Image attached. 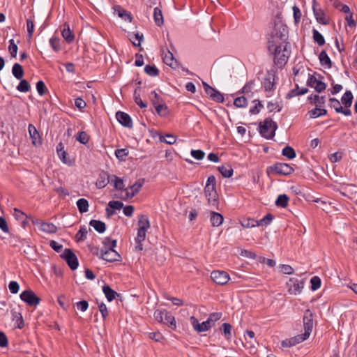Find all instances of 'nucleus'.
Listing matches in <instances>:
<instances>
[{"mask_svg": "<svg viewBox=\"0 0 357 357\" xmlns=\"http://www.w3.org/2000/svg\"><path fill=\"white\" fill-rule=\"evenodd\" d=\"M287 35V26L281 21L280 17H276L274 22L273 29L271 33V38L268 39V43L274 40L278 41V45L286 43Z\"/></svg>", "mask_w": 357, "mask_h": 357, "instance_id": "obj_1", "label": "nucleus"}, {"mask_svg": "<svg viewBox=\"0 0 357 357\" xmlns=\"http://www.w3.org/2000/svg\"><path fill=\"white\" fill-rule=\"evenodd\" d=\"M268 47L270 52L274 53L275 59L277 61L278 64L282 65L286 63L289 55L287 50V43L278 45V41L274 40L269 43Z\"/></svg>", "mask_w": 357, "mask_h": 357, "instance_id": "obj_2", "label": "nucleus"}, {"mask_svg": "<svg viewBox=\"0 0 357 357\" xmlns=\"http://www.w3.org/2000/svg\"><path fill=\"white\" fill-rule=\"evenodd\" d=\"M103 243L104 247L101 248V259L109 262L119 261L120 255L114 250V248L116 246V241H110L109 238H107Z\"/></svg>", "mask_w": 357, "mask_h": 357, "instance_id": "obj_3", "label": "nucleus"}, {"mask_svg": "<svg viewBox=\"0 0 357 357\" xmlns=\"http://www.w3.org/2000/svg\"><path fill=\"white\" fill-rule=\"evenodd\" d=\"M303 326H304V333L296 336V339L293 340V344H298L307 340L312 331L313 328V314L310 310H307L305 312L303 316Z\"/></svg>", "mask_w": 357, "mask_h": 357, "instance_id": "obj_4", "label": "nucleus"}, {"mask_svg": "<svg viewBox=\"0 0 357 357\" xmlns=\"http://www.w3.org/2000/svg\"><path fill=\"white\" fill-rule=\"evenodd\" d=\"M278 126L275 121L271 119H266L259 124V132L266 139H272L275 135V132Z\"/></svg>", "mask_w": 357, "mask_h": 357, "instance_id": "obj_5", "label": "nucleus"}, {"mask_svg": "<svg viewBox=\"0 0 357 357\" xmlns=\"http://www.w3.org/2000/svg\"><path fill=\"white\" fill-rule=\"evenodd\" d=\"M20 298L30 306H36L40 303V298L35 293L30 290H25L20 294Z\"/></svg>", "mask_w": 357, "mask_h": 357, "instance_id": "obj_6", "label": "nucleus"}, {"mask_svg": "<svg viewBox=\"0 0 357 357\" xmlns=\"http://www.w3.org/2000/svg\"><path fill=\"white\" fill-rule=\"evenodd\" d=\"M211 278L212 280L219 284H226L230 280L229 274L224 271H213L211 273Z\"/></svg>", "mask_w": 357, "mask_h": 357, "instance_id": "obj_7", "label": "nucleus"}, {"mask_svg": "<svg viewBox=\"0 0 357 357\" xmlns=\"http://www.w3.org/2000/svg\"><path fill=\"white\" fill-rule=\"evenodd\" d=\"M61 257L65 259L72 270H75L78 266V260L75 253L70 249H66Z\"/></svg>", "mask_w": 357, "mask_h": 357, "instance_id": "obj_8", "label": "nucleus"}, {"mask_svg": "<svg viewBox=\"0 0 357 357\" xmlns=\"http://www.w3.org/2000/svg\"><path fill=\"white\" fill-rule=\"evenodd\" d=\"M203 86L206 93L211 100L218 102H222L224 101V96L220 91L211 87L206 82H203Z\"/></svg>", "mask_w": 357, "mask_h": 357, "instance_id": "obj_9", "label": "nucleus"}, {"mask_svg": "<svg viewBox=\"0 0 357 357\" xmlns=\"http://www.w3.org/2000/svg\"><path fill=\"white\" fill-rule=\"evenodd\" d=\"M204 195L207 199L208 204L211 206L218 208V196L215 188H205Z\"/></svg>", "mask_w": 357, "mask_h": 357, "instance_id": "obj_10", "label": "nucleus"}, {"mask_svg": "<svg viewBox=\"0 0 357 357\" xmlns=\"http://www.w3.org/2000/svg\"><path fill=\"white\" fill-rule=\"evenodd\" d=\"M32 222L33 225H37L40 231L47 234H54L56 232V227L50 222H43L38 219L33 220Z\"/></svg>", "mask_w": 357, "mask_h": 357, "instance_id": "obj_11", "label": "nucleus"}, {"mask_svg": "<svg viewBox=\"0 0 357 357\" xmlns=\"http://www.w3.org/2000/svg\"><path fill=\"white\" fill-rule=\"evenodd\" d=\"M276 174L281 175H289L293 173L294 169L287 163H277L273 167Z\"/></svg>", "mask_w": 357, "mask_h": 357, "instance_id": "obj_12", "label": "nucleus"}, {"mask_svg": "<svg viewBox=\"0 0 357 357\" xmlns=\"http://www.w3.org/2000/svg\"><path fill=\"white\" fill-rule=\"evenodd\" d=\"M312 9L314 15L316 17V20L318 22L322 24H328V17L326 16L325 13L321 9H318L317 8V2L316 0H313Z\"/></svg>", "mask_w": 357, "mask_h": 357, "instance_id": "obj_13", "label": "nucleus"}, {"mask_svg": "<svg viewBox=\"0 0 357 357\" xmlns=\"http://www.w3.org/2000/svg\"><path fill=\"white\" fill-rule=\"evenodd\" d=\"M116 118L122 126L128 128H132V121L128 114L123 112H117L116 114Z\"/></svg>", "mask_w": 357, "mask_h": 357, "instance_id": "obj_14", "label": "nucleus"}, {"mask_svg": "<svg viewBox=\"0 0 357 357\" xmlns=\"http://www.w3.org/2000/svg\"><path fill=\"white\" fill-rule=\"evenodd\" d=\"M307 84L308 86L313 87L317 92L320 93L325 90L326 84L318 80L314 76H310L307 79Z\"/></svg>", "mask_w": 357, "mask_h": 357, "instance_id": "obj_15", "label": "nucleus"}, {"mask_svg": "<svg viewBox=\"0 0 357 357\" xmlns=\"http://www.w3.org/2000/svg\"><path fill=\"white\" fill-rule=\"evenodd\" d=\"M288 287V291L291 294H298L301 293L303 286H301L297 279L290 278L287 283Z\"/></svg>", "mask_w": 357, "mask_h": 357, "instance_id": "obj_16", "label": "nucleus"}, {"mask_svg": "<svg viewBox=\"0 0 357 357\" xmlns=\"http://www.w3.org/2000/svg\"><path fill=\"white\" fill-rule=\"evenodd\" d=\"M144 183V179L137 180L132 185H131V187H130V189L132 190L131 192H129L126 190V197L131 198V197H134L137 193L139 192V191L142 188Z\"/></svg>", "mask_w": 357, "mask_h": 357, "instance_id": "obj_17", "label": "nucleus"}, {"mask_svg": "<svg viewBox=\"0 0 357 357\" xmlns=\"http://www.w3.org/2000/svg\"><path fill=\"white\" fill-rule=\"evenodd\" d=\"M111 176H109L106 172H102L99 174V176L96 182V185L98 188H105L109 182H110Z\"/></svg>", "mask_w": 357, "mask_h": 357, "instance_id": "obj_18", "label": "nucleus"}, {"mask_svg": "<svg viewBox=\"0 0 357 357\" xmlns=\"http://www.w3.org/2000/svg\"><path fill=\"white\" fill-rule=\"evenodd\" d=\"M210 214V221L213 227H219L222 224L224 218L220 213L211 211Z\"/></svg>", "mask_w": 357, "mask_h": 357, "instance_id": "obj_19", "label": "nucleus"}, {"mask_svg": "<svg viewBox=\"0 0 357 357\" xmlns=\"http://www.w3.org/2000/svg\"><path fill=\"white\" fill-rule=\"evenodd\" d=\"M162 59L165 64L171 67L176 65V61L174 59L173 54L169 50L162 54Z\"/></svg>", "mask_w": 357, "mask_h": 357, "instance_id": "obj_20", "label": "nucleus"}, {"mask_svg": "<svg viewBox=\"0 0 357 357\" xmlns=\"http://www.w3.org/2000/svg\"><path fill=\"white\" fill-rule=\"evenodd\" d=\"M162 323L167 325L173 330H175L176 328V322L175 320V317L172 316L170 312L167 311H166V313L165 314V319L163 320Z\"/></svg>", "mask_w": 357, "mask_h": 357, "instance_id": "obj_21", "label": "nucleus"}, {"mask_svg": "<svg viewBox=\"0 0 357 357\" xmlns=\"http://www.w3.org/2000/svg\"><path fill=\"white\" fill-rule=\"evenodd\" d=\"M319 59L320 63L322 66H324L328 68H331V66H332L331 61L324 50L321 52V53L319 54Z\"/></svg>", "mask_w": 357, "mask_h": 357, "instance_id": "obj_22", "label": "nucleus"}, {"mask_svg": "<svg viewBox=\"0 0 357 357\" xmlns=\"http://www.w3.org/2000/svg\"><path fill=\"white\" fill-rule=\"evenodd\" d=\"M28 130L33 144L35 145L37 144V143L40 142V136L36 128L33 125L30 124L28 127Z\"/></svg>", "mask_w": 357, "mask_h": 357, "instance_id": "obj_23", "label": "nucleus"}, {"mask_svg": "<svg viewBox=\"0 0 357 357\" xmlns=\"http://www.w3.org/2000/svg\"><path fill=\"white\" fill-rule=\"evenodd\" d=\"M218 170L220 172V174L225 178H229L233 174V169L228 164L220 166L218 167Z\"/></svg>", "mask_w": 357, "mask_h": 357, "instance_id": "obj_24", "label": "nucleus"}, {"mask_svg": "<svg viewBox=\"0 0 357 357\" xmlns=\"http://www.w3.org/2000/svg\"><path fill=\"white\" fill-rule=\"evenodd\" d=\"M110 182L114 183V186L116 190H125L126 191L127 189H124V184L123 181L121 178L117 177L115 175H112L110 178Z\"/></svg>", "mask_w": 357, "mask_h": 357, "instance_id": "obj_25", "label": "nucleus"}, {"mask_svg": "<svg viewBox=\"0 0 357 357\" xmlns=\"http://www.w3.org/2000/svg\"><path fill=\"white\" fill-rule=\"evenodd\" d=\"M102 291L105 294L107 299L108 301H112L115 298L116 295H117V293L111 289V287L105 284L102 287Z\"/></svg>", "mask_w": 357, "mask_h": 357, "instance_id": "obj_26", "label": "nucleus"}, {"mask_svg": "<svg viewBox=\"0 0 357 357\" xmlns=\"http://www.w3.org/2000/svg\"><path fill=\"white\" fill-rule=\"evenodd\" d=\"M77 206L79 213H84L89 211V204L86 199L81 198L77 201Z\"/></svg>", "mask_w": 357, "mask_h": 357, "instance_id": "obj_27", "label": "nucleus"}, {"mask_svg": "<svg viewBox=\"0 0 357 357\" xmlns=\"http://www.w3.org/2000/svg\"><path fill=\"white\" fill-rule=\"evenodd\" d=\"M13 75L17 79H22L24 75V70L22 66L19 63H15L12 68Z\"/></svg>", "mask_w": 357, "mask_h": 357, "instance_id": "obj_28", "label": "nucleus"}, {"mask_svg": "<svg viewBox=\"0 0 357 357\" xmlns=\"http://www.w3.org/2000/svg\"><path fill=\"white\" fill-rule=\"evenodd\" d=\"M64 26L61 31L62 36L68 43H71L74 40V35L72 33L69 26L65 24Z\"/></svg>", "mask_w": 357, "mask_h": 357, "instance_id": "obj_29", "label": "nucleus"}, {"mask_svg": "<svg viewBox=\"0 0 357 357\" xmlns=\"http://www.w3.org/2000/svg\"><path fill=\"white\" fill-rule=\"evenodd\" d=\"M153 18L156 25L160 26L163 24V16L161 10L156 7L154 8Z\"/></svg>", "mask_w": 357, "mask_h": 357, "instance_id": "obj_30", "label": "nucleus"}, {"mask_svg": "<svg viewBox=\"0 0 357 357\" xmlns=\"http://www.w3.org/2000/svg\"><path fill=\"white\" fill-rule=\"evenodd\" d=\"M90 225L99 233H103L105 231V224L102 221L92 220L90 221Z\"/></svg>", "mask_w": 357, "mask_h": 357, "instance_id": "obj_31", "label": "nucleus"}, {"mask_svg": "<svg viewBox=\"0 0 357 357\" xmlns=\"http://www.w3.org/2000/svg\"><path fill=\"white\" fill-rule=\"evenodd\" d=\"M139 229L147 230L150 227V222L146 215H140L138 221Z\"/></svg>", "mask_w": 357, "mask_h": 357, "instance_id": "obj_32", "label": "nucleus"}, {"mask_svg": "<svg viewBox=\"0 0 357 357\" xmlns=\"http://www.w3.org/2000/svg\"><path fill=\"white\" fill-rule=\"evenodd\" d=\"M353 95L350 91H347L342 97V102L347 107H349L352 104Z\"/></svg>", "mask_w": 357, "mask_h": 357, "instance_id": "obj_33", "label": "nucleus"}, {"mask_svg": "<svg viewBox=\"0 0 357 357\" xmlns=\"http://www.w3.org/2000/svg\"><path fill=\"white\" fill-rule=\"evenodd\" d=\"M154 107L156 112L160 116H166L168 114V107L165 105L159 102L155 105Z\"/></svg>", "mask_w": 357, "mask_h": 357, "instance_id": "obj_34", "label": "nucleus"}, {"mask_svg": "<svg viewBox=\"0 0 357 357\" xmlns=\"http://www.w3.org/2000/svg\"><path fill=\"white\" fill-rule=\"evenodd\" d=\"M289 198L286 195H280L276 201L275 204L278 206L285 208L288 205Z\"/></svg>", "mask_w": 357, "mask_h": 357, "instance_id": "obj_35", "label": "nucleus"}, {"mask_svg": "<svg viewBox=\"0 0 357 357\" xmlns=\"http://www.w3.org/2000/svg\"><path fill=\"white\" fill-rule=\"evenodd\" d=\"M326 114V110L325 109L321 108L320 107H317L316 108L310 110L309 112V114L310 118H317L320 116L324 115Z\"/></svg>", "mask_w": 357, "mask_h": 357, "instance_id": "obj_36", "label": "nucleus"}, {"mask_svg": "<svg viewBox=\"0 0 357 357\" xmlns=\"http://www.w3.org/2000/svg\"><path fill=\"white\" fill-rule=\"evenodd\" d=\"M282 153L284 156L287 157L289 159H293L296 157V152L294 149L289 146H285L282 149Z\"/></svg>", "mask_w": 357, "mask_h": 357, "instance_id": "obj_37", "label": "nucleus"}, {"mask_svg": "<svg viewBox=\"0 0 357 357\" xmlns=\"http://www.w3.org/2000/svg\"><path fill=\"white\" fill-rule=\"evenodd\" d=\"M241 226L244 228H250L258 226V220L252 218H247L241 222Z\"/></svg>", "mask_w": 357, "mask_h": 357, "instance_id": "obj_38", "label": "nucleus"}, {"mask_svg": "<svg viewBox=\"0 0 357 357\" xmlns=\"http://www.w3.org/2000/svg\"><path fill=\"white\" fill-rule=\"evenodd\" d=\"M30 84L26 79H22L17 86V89L20 92H28L30 90Z\"/></svg>", "mask_w": 357, "mask_h": 357, "instance_id": "obj_39", "label": "nucleus"}, {"mask_svg": "<svg viewBox=\"0 0 357 357\" xmlns=\"http://www.w3.org/2000/svg\"><path fill=\"white\" fill-rule=\"evenodd\" d=\"M13 320L15 321V324L17 325L18 328H22L24 326L23 318L20 313L13 312Z\"/></svg>", "mask_w": 357, "mask_h": 357, "instance_id": "obj_40", "label": "nucleus"}, {"mask_svg": "<svg viewBox=\"0 0 357 357\" xmlns=\"http://www.w3.org/2000/svg\"><path fill=\"white\" fill-rule=\"evenodd\" d=\"M76 139L81 144H86L89 140V136L86 132L82 131L77 133Z\"/></svg>", "mask_w": 357, "mask_h": 357, "instance_id": "obj_41", "label": "nucleus"}, {"mask_svg": "<svg viewBox=\"0 0 357 357\" xmlns=\"http://www.w3.org/2000/svg\"><path fill=\"white\" fill-rule=\"evenodd\" d=\"M160 142H165L167 144H174L176 141V138L173 135L167 134L165 136H160Z\"/></svg>", "mask_w": 357, "mask_h": 357, "instance_id": "obj_42", "label": "nucleus"}, {"mask_svg": "<svg viewBox=\"0 0 357 357\" xmlns=\"http://www.w3.org/2000/svg\"><path fill=\"white\" fill-rule=\"evenodd\" d=\"M314 40L319 45L321 46L325 43V40L323 36L317 30H313Z\"/></svg>", "mask_w": 357, "mask_h": 357, "instance_id": "obj_43", "label": "nucleus"}, {"mask_svg": "<svg viewBox=\"0 0 357 357\" xmlns=\"http://www.w3.org/2000/svg\"><path fill=\"white\" fill-rule=\"evenodd\" d=\"M144 71L149 75L152 76V77L157 76L159 73V70L154 66H149V65L146 66L144 68Z\"/></svg>", "mask_w": 357, "mask_h": 357, "instance_id": "obj_44", "label": "nucleus"}, {"mask_svg": "<svg viewBox=\"0 0 357 357\" xmlns=\"http://www.w3.org/2000/svg\"><path fill=\"white\" fill-rule=\"evenodd\" d=\"M309 98L310 100L313 101V102L316 105L317 107H321L325 102V97L319 96L318 95L310 96Z\"/></svg>", "mask_w": 357, "mask_h": 357, "instance_id": "obj_45", "label": "nucleus"}, {"mask_svg": "<svg viewBox=\"0 0 357 357\" xmlns=\"http://www.w3.org/2000/svg\"><path fill=\"white\" fill-rule=\"evenodd\" d=\"M165 310H156L154 312V318L155 320L160 323H162L163 320L165 319V314L166 313Z\"/></svg>", "mask_w": 357, "mask_h": 357, "instance_id": "obj_46", "label": "nucleus"}, {"mask_svg": "<svg viewBox=\"0 0 357 357\" xmlns=\"http://www.w3.org/2000/svg\"><path fill=\"white\" fill-rule=\"evenodd\" d=\"M273 78L271 76H268L265 79L264 88L266 91H272L274 88Z\"/></svg>", "mask_w": 357, "mask_h": 357, "instance_id": "obj_47", "label": "nucleus"}, {"mask_svg": "<svg viewBox=\"0 0 357 357\" xmlns=\"http://www.w3.org/2000/svg\"><path fill=\"white\" fill-rule=\"evenodd\" d=\"M50 43L52 49L55 52H59L61 50L60 39L56 37H53L50 40Z\"/></svg>", "mask_w": 357, "mask_h": 357, "instance_id": "obj_48", "label": "nucleus"}, {"mask_svg": "<svg viewBox=\"0 0 357 357\" xmlns=\"http://www.w3.org/2000/svg\"><path fill=\"white\" fill-rule=\"evenodd\" d=\"M212 327V324H210V323L206 320L202 324H199L197 332V333H202L208 331Z\"/></svg>", "mask_w": 357, "mask_h": 357, "instance_id": "obj_49", "label": "nucleus"}, {"mask_svg": "<svg viewBox=\"0 0 357 357\" xmlns=\"http://www.w3.org/2000/svg\"><path fill=\"white\" fill-rule=\"evenodd\" d=\"M234 105L237 107H246L247 100L244 96L238 97L234 100Z\"/></svg>", "mask_w": 357, "mask_h": 357, "instance_id": "obj_50", "label": "nucleus"}, {"mask_svg": "<svg viewBox=\"0 0 357 357\" xmlns=\"http://www.w3.org/2000/svg\"><path fill=\"white\" fill-rule=\"evenodd\" d=\"M311 289L313 291L318 289L321 286V280L317 276H314L310 280Z\"/></svg>", "mask_w": 357, "mask_h": 357, "instance_id": "obj_51", "label": "nucleus"}, {"mask_svg": "<svg viewBox=\"0 0 357 357\" xmlns=\"http://www.w3.org/2000/svg\"><path fill=\"white\" fill-rule=\"evenodd\" d=\"M329 101L331 102V106L335 109L336 112L340 113L342 111V107L338 100L335 98H330Z\"/></svg>", "mask_w": 357, "mask_h": 357, "instance_id": "obj_52", "label": "nucleus"}, {"mask_svg": "<svg viewBox=\"0 0 357 357\" xmlns=\"http://www.w3.org/2000/svg\"><path fill=\"white\" fill-rule=\"evenodd\" d=\"M223 333L227 340H230L231 337V326L229 324L224 323L222 324Z\"/></svg>", "mask_w": 357, "mask_h": 357, "instance_id": "obj_53", "label": "nucleus"}, {"mask_svg": "<svg viewBox=\"0 0 357 357\" xmlns=\"http://www.w3.org/2000/svg\"><path fill=\"white\" fill-rule=\"evenodd\" d=\"M9 43L8 50L10 54L13 57H16L18 47L13 39L10 40Z\"/></svg>", "mask_w": 357, "mask_h": 357, "instance_id": "obj_54", "label": "nucleus"}, {"mask_svg": "<svg viewBox=\"0 0 357 357\" xmlns=\"http://www.w3.org/2000/svg\"><path fill=\"white\" fill-rule=\"evenodd\" d=\"M222 317V314L220 312H213L211 313L207 321L210 323V324H212V326L214 325L215 322L220 319Z\"/></svg>", "mask_w": 357, "mask_h": 357, "instance_id": "obj_55", "label": "nucleus"}, {"mask_svg": "<svg viewBox=\"0 0 357 357\" xmlns=\"http://www.w3.org/2000/svg\"><path fill=\"white\" fill-rule=\"evenodd\" d=\"M146 231V229L138 228L137 235L135 239L136 243H140L145 240Z\"/></svg>", "mask_w": 357, "mask_h": 357, "instance_id": "obj_56", "label": "nucleus"}, {"mask_svg": "<svg viewBox=\"0 0 357 357\" xmlns=\"http://www.w3.org/2000/svg\"><path fill=\"white\" fill-rule=\"evenodd\" d=\"M36 89L40 96H43L46 93L47 88L43 81L40 80L36 83Z\"/></svg>", "mask_w": 357, "mask_h": 357, "instance_id": "obj_57", "label": "nucleus"}, {"mask_svg": "<svg viewBox=\"0 0 357 357\" xmlns=\"http://www.w3.org/2000/svg\"><path fill=\"white\" fill-rule=\"evenodd\" d=\"M128 154V151L126 149H117L115 151V155L120 160H125L126 157Z\"/></svg>", "mask_w": 357, "mask_h": 357, "instance_id": "obj_58", "label": "nucleus"}, {"mask_svg": "<svg viewBox=\"0 0 357 357\" xmlns=\"http://www.w3.org/2000/svg\"><path fill=\"white\" fill-rule=\"evenodd\" d=\"M149 337L158 342H162L165 339L164 336L158 331L150 333L149 334Z\"/></svg>", "mask_w": 357, "mask_h": 357, "instance_id": "obj_59", "label": "nucleus"}, {"mask_svg": "<svg viewBox=\"0 0 357 357\" xmlns=\"http://www.w3.org/2000/svg\"><path fill=\"white\" fill-rule=\"evenodd\" d=\"M273 220V215L271 213H268L262 219L258 220V226L268 225L271 223Z\"/></svg>", "mask_w": 357, "mask_h": 357, "instance_id": "obj_60", "label": "nucleus"}, {"mask_svg": "<svg viewBox=\"0 0 357 357\" xmlns=\"http://www.w3.org/2000/svg\"><path fill=\"white\" fill-rule=\"evenodd\" d=\"M117 12H118V15L125 20H128L129 22H131L132 20V17L130 15V13H128L126 10H123V9H121V8H119L117 10Z\"/></svg>", "mask_w": 357, "mask_h": 357, "instance_id": "obj_61", "label": "nucleus"}, {"mask_svg": "<svg viewBox=\"0 0 357 357\" xmlns=\"http://www.w3.org/2000/svg\"><path fill=\"white\" fill-rule=\"evenodd\" d=\"M87 232L88 231L86 228L81 227L80 229L78 231L77 234H76L77 241H81L86 238Z\"/></svg>", "mask_w": 357, "mask_h": 357, "instance_id": "obj_62", "label": "nucleus"}, {"mask_svg": "<svg viewBox=\"0 0 357 357\" xmlns=\"http://www.w3.org/2000/svg\"><path fill=\"white\" fill-rule=\"evenodd\" d=\"M108 206L113 210H120L123 207V204L119 201H111L108 203Z\"/></svg>", "mask_w": 357, "mask_h": 357, "instance_id": "obj_63", "label": "nucleus"}, {"mask_svg": "<svg viewBox=\"0 0 357 357\" xmlns=\"http://www.w3.org/2000/svg\"><path fill=\"white\" fill-rule=\"evenodd\" d=\"M191 155L197 160H202L204 158L205 153L202 150H192Z\"/></svg>", "mask_w": 357, "mask_h": 357, "instance_id": "obj_64", "label": "nucleus"}]
</instances>
